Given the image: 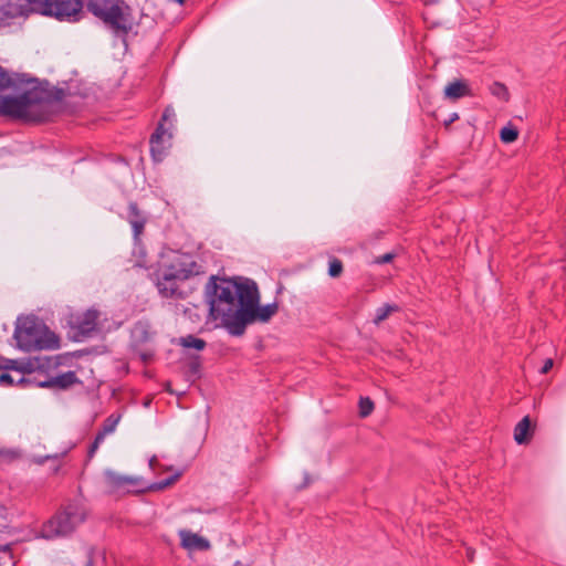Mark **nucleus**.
Returning a JSON list of instances; mask_svg holds the SVG:
<instances>
[{"label":"nucleus","instance_id":"37","mask_svg":"<svg viewBox=\"0 0 566 566\" xmlns=\"http://www.w3.org/2000/svg\"><path fill=\"white\" fill-rule=\"evenodd\" d=\"M458 119H459V114L458 113H452V114H450L449 118L443 122V126L446 128H449L450 125L452 123H454L455 120H458Z\"/></svg>","mask_w":566,"mask_h":566},{"label":"nucleus","instance_id":"40","mask_svg":"<svg viewBox=\"0 0 566 566\" xmlns=\"http://www.w3.org/2000/svg\"><path fill=\"white\" fill-rule=\"evenodd\" d=\"M85 566H94L93 551H90Z\"/></svg>","mask_w":566,"mask_h":566},{"label":"nucleus","instance_id":"28","mask_svg":"<svg viewBox=\"0 0 566 566\" xmlns=\"http://www.w3.org/2000/svg\"><path fill=\"white\" fill-rule=\"evenodd\" d=\"M30 365H31V363L23 364V363L13 360V359H6L4 365H2L1 368L3 370H15V371H19L24 375L27 371V368H29Z\"/></svg>","mask_w":566,"mask_h":566},{"label":"nucleus","instance_id":"26","mask_svg":"<svg viewBox=\"0 0 566 566\" xmlns=\"http://www.w3.org/2000/svg\"><path fill=\"white\" fill-rule=\"evenodd\" d=\"M517 137L518 130L512 125L504 126L500 132V139L504 144H511L515 142Z\"/></svg>","mask_w":566,"mask_h":566},{"label":"nucleus","instance_id":"3","mask_svg":"<svg viewBox=\"0 0 566 566\" xmlns=\"http://www.w3.org/2000/svg\"><path fill=\"white\" fill-rule=\"evenodd\" d=\"M201 273H203L201 264L189 254H180L156 273V286L163 297L182 298L184 294L179 291L178 282Z\"/></svg>","mask_w":566,"mask_h":566},{"label":"nucleus","instance_id":"32","mask_svg":"<svg viewBox=\"0 0 566 566\" xmlns=\"http://www.w3.org/2000/svg\"><path fill=\"white\" fill-rule=\"evenodd\" d=\"M179 475L180 474L177 473V474H174V475L167 478L166 480L155 483L153 485H149V486L144 485V486H142V489H139V491H144L147 489L148 490H163V489L171 485L172 483H175L178 480Z\"/></svg>","mask_w":566,"mask_h":566},{"label":"nucleus","instance_id":"5","mask_svg":"<svg viewBox=\"0 0 566 566\" xmlns=\"http://www.w3.org/2000/svg\"><path fill=\"white\" fill-rule=\"evenodd\" d=\"M86 517L87 511L85 505L80 501H70L43 524L41 530L42 537L53 539L69 536L78 525L85 522Z\"/></svg>","mask_w":566,"mask_h":566},{"label":"nucleus","instance_id":"42","mask_svg":"<svg viewBox=\"0 0 566 566\" xmlns=\"http://www.w3.org/2000/svg\"><path fill=\"white\" fill-rule=\"evenodd\" d=\"M155 462H156V458L154 457V458L150 459L149 465L153 467Z\"/></svg>","mask_w":566,"mask_h":566},{"label":"nucleus","instance_id":"15","mask_svg":"<svg viewBox=\"0 0 566 566\" xmlns=\"http://www.w3.org/2000/svg\"><path fill=\"white\" fill-rule=\"evenodd\" d=\"M105 481L112 492L124 490L128 485L144 486L142 479L120 475L113 471L105 472Z\"/></svg>","mask_w":566,"mask_h":566},{"label":"nucleus","instance_id":"14","mask_svg":"<svg viewBox=\"0 0 566 566\" xmlns=\"http://www.w3.org/2000/svg\"><path fill=\"white\" fill-rule=\"evenodd\" d=\"M126 220L133 228V235L135 241L139 240L140 234L144 232L147 218L144 212L138 208L134 201L128 203Z\"/></svg>","mask_w":566,"mask_h":566},{"label":"nucleus","instance_id":"24","mask_svg":"<svg viewBox=\"0 0 566 566\" xmlns=\"http://www.w3.org/2000/svg\"><path fill=\"white\" fill-rule=\"evenodd\" d=\"M397 311H399L397 305L384 304L376 310L374 323L378 325L379 323L384 322L392 312Z\"/></svg>","mask_w":566,"mask_h":566},{"label":"nucleus","instance_id":"39","mask_svg":"<svg viewBox=\"0 0 566 566\" xmlns=\"http://www.w3.org/2000/svg\"><path fill=\"white\" fill-rule=\"evenodd\" d=\"M311 483V478L307 473H305L304 475V482L297 486V490H303L305 489L308 484Z\"/></svg>","mask_w":566,"mask_h":566},{"label":"nucleus","instance_id":"6","mask_svg":"<svg viewBox=\"0 0 566 566\" xmlns=\"http://www.w3.org/2000/svg\"><path fill=\"white\" fill-rule=\"evenodd\" d=\"M235 283L234 279H220L216 275H211L208 283L206 284V296L209 303L210 315L222 321V313L227 308H235Z\"/></svg>","mask_w":566,"mask_h":566},{"label":"nucleus","instance_id":"38","mask_svg":"<svg viewBox=\"0 0 566 566\" xmlns=\"http://www.w3.org/2000/svg\"><path fill=\"white\" fill-rule=\"evenodd\" d=\"M553 367V359L548 358L544 361V365L541 368V374H547Z\"/></svg>","mask_w":566,"mask_h":566},{"label":"nucleus","instance_id":"41","mask_svg":"<svg viewBox=\"0 0 566 566\" xmlns=\"http://www.w3.org/2000/svg\"><path fill=\"white\" fill-rule=\"evenodd\" d=\"M153 355L149 353H142L140 358L143 361H148Z\"/></svg>","mask_w":566,"mask_h":566},{"label":"nucleus","instance_id":"2","mask_svg":"<svg viewBox=\"0 0 566 566\" xmlns=\"http://www.w3.org/2000/svg\"><path fill=\"white\" fill-rule=\"evenodd\" d=\"M13 338L17 347L25 353L60 347V337L35 315L18 317Z\"/></svg>","mask_w":566,"mask_h":566},{"label":"nucleus","instance_id":"4","mask_svg":"<svg viewBox=\"0 0 566 566\" xmlns=\"http://www.w3.org/2000/svg\"><path fill=\"white\" fill-rule=\"evenodd\" d=\"M84 7L116 36L126 38L133 30L132 8L125 0H87Z\"/></svg>","mask_w":566,"mask_h":566},{"label":"nucleus","instance_id":"18","mask_svg":"<svg viewBox=\"0 0 566 566\" xmlns=\"http://www.w3.org/2000/svg\"><path fill=\"white\" fill-rule=\"evenodd\" d=\"M76 382H78V378L75 371L70 370L54 377H45L42 384L50 388L67 389Z\"/></svg>","mask_w":566,"mask_h":566},{"label":"nucleus","instance_id":"34","mask_svg":"<svg viewBox=\"0 0 566 566\" xmlns=\"http://www.w3.org/2000/svg\"><path fill=\"white\" fill-rule=\"evenodd\" d=\"M7 13V10L4 8V4L2 2V0H0V28L1 27H8L11 24V17L6 14Z\"/></svg>","mask_w":566,"mask_h":566},{"label":"nucleus","instance_id":"23","mask_svg":"<svg viewBox=\"0 0 566 566\" xmlns=\"http://www.w3.org/2000/svg\"><path fill=\"white\" fill-rule=\"evenodd\" d=\"M179 344L185 348H193L196 350H203L207 346L205 339L196 337L193 335H187L181 337Z\"/></svg>","mask_w":566,"mask_h":566},{"label":"nucleus","instance_id":"21","mask_svg":"<svg viewBox=\"0 0 566 566\" xmlns=\"http://www.w3.org/2000/svg\"><path fill=\"white\" fill-rule=\"evenodd\" d=\"M132 337L135 345H142L149 342V325L145 322H137L132 331Z\"/></svg>","mask_w":566,"mask_h":566},{"label":"nucleus","instance_id":"1","mask_svg":"<svg viewBox=\"0 0 566 566\" xmlns=\"http://www.w3.org/2000/svg\"><path fill=\"white\" fill-rule=\"evenodd\" d=\"M29 83L39 84V81L35 77H29L24 73L10 74L0 65V93L9 88L19 90L22 85ZM41 103H43V97L39 96V93H35L33 87L18 96H0V116L28 120L30 119V106Z\"/></svg>","mask_w":566,"mask_h":566},{"label":"nucleus","instance_id":"20","mask_svg":"<svg viewBox=\"0 0 566 566\" xmlns=\"http://www.w3.org/2000/svg\"><path fill=\"white\" fill-rule=\"evenodd\" d=\"M533 431L531 419L525 416L514 428V440L517 444H526L531 441Z\"/></svg>","mask_w":566,"mask_h":566},{"label":"nucleus","instance_id":"9","mask_svg":"<svg viewBox=\"0 0 566 566\" xmlns=\"http://www.w3.org/2000/svg\"><path fill=\"white\" fill-rule=\"evenodd\" d=\"M279 311L276 302L261 306L260 302L255 303L248 313H245L238 322L231 323L228 333L232 336H242L247 326L253 323H268Z\"/></svg>","mask_w":566,"mask_h":566},{"label":"nucleus","instance_id":"35","mask_svg":"<svg viewBox=\"0 0 566 566\" xmlns=\"http://www.w3.org/2000/svg\"><path fill=\"white\" fill-rule=\"evenodd\" d=\"M396 254L392 252L385 253L382 255H379L375 259L376 264H386L390 263L395 259Z\"/></svg>","mask_w":566,"mask_h":566},{"label":"nucleus","instance_id":"12","mask_svg":"<svg viewBox=\"0 0 566 566\" xmlns=\"http://www.w3.org/2000/svg\"><path fill=\"white\" fill-rule=\"evenodd\" d=\"M8 15L11 19L19 17H28L30 13H39L45 17L53 18L52 13H48L42 3L44 0H2Z\"/></svg>","mask_w":566,"mask_h":566},{"label":"nucleus","instance_id":"30","mask_svg":"<svg viewBox=\"0 0 566 566\" xmlns=\"http://www.w3.org/2000/svg\"><path fill=\"white\" fill-rule=\"evenodd\" d=\"M343 270H344L343 262L339 259H337L335 256L329 259V261H328V275L331 277H338V276H340L342 273H343Z\"/></svg>","mask_w":566,"mask_h":566},{"label":"nucleus","instance_id":"19","mask_svg":"<svg viewBox=\"0 0 566 566\" xmlns=\"http://www.w3.org/2000/svg\"><path fill=\"white\" fill-rule=\"evenodd\" d=\"M27 376L22 375L18 380L17 385L28 387H40V388H50V386H45L42 382L44 381L45 377H50L49 375L44 374L43 370L35 371L32 367V364L27 368L25 371Z\"/></svg>","mask_w":566,"mask_h":566},{"label":"nucleus","instance_id":"16","mask_svg":"<svg viewBox=\"0 0 566 566\" xmlns=\"http://www.w3.org/2000/svg\"><path fill=\"white\" fill-rule=\"evenodd\" d=\"M465 96H473V92L469 83L464 80H454L444 87V97L455 102Z\"/></svg>","mask_w":566,"mask_h":566},{"label":"nucleus","instance_id":"22","mask_svg":"<svg viewBox=\"0 0 566 566\" xmlns=\"http://www.w3.org/2000/svg\"><path fill=\"white\" fill-rule=\"evenodd\" d=\"M33 90L35 93H39V96L43 97L44 102H59L62 101L64 97V91L62 88H53L48 90L40 85L33 86Z\"/></svg>","mask_w":566,"mask_h":566},{"label":"nucleus","instance_id":"33","mask_svg":"<svg viewBox=\"0 0 566 566\" xmlns=\"http://www.w3.org/2000/svg\"><path fill=\"white\" fill-rule=\"evenodd\" d=\"M105 436L101 433L99 431L96 433L94 441L91 443L88 450H87V457L88 459H92L97 451L99 444L103 442Z\"/></svg>","mask_w":566,"mask_h":566},{"label":"nucleus","instance_id":"10","mask_svg":"<svg viewBox=\"0 0 566 566\" xmlns=\"http://www.w3.org/2000/svg\"><path fill=\"white\" fill-rule=\"evenodd\" d=\"M87 0H44L43 9L52 13L61 22H77L83 17L84 3Z\"/></svg>","mask_w":566,"mask_h":566},{"label":"nucleus","instance_id":"36","mask_svg":"<svg viewBox=\"0 0 566 566\" xmlns=\"http://www.w3.org/2000/svg\"><path fill=\"white\" fill-rule=\"evenodd\" d=\"M0 384L6 386H12L15 384L12 376L8 373V370H4L0 374Z\"/></svg>","mask_w":566,"mask_h":566},{"label":"nucleus","instance_id":"13","mask_svg":"<svg viewBox=\"0 0 566 566\" xmlns=\"http://www.w3.org/2000/svg\"><path fill=\"white\" fill-rule=\"evenodd\" d=\"M98 312L96 310H87L82 315L77 316L72 325L76 331L75 337H87L90 336L97 326Z\"/></svg>","mask_w":566,"mask_h":566},{"label":"nucleus","instance_id":"11","mask_svg":"<svg viewBox=\"0 0 566 566\" xmlns=\"http://www.w3.org/2000/svg\"><path fill=\"white\" fill-rule=\"evenodd\" d=\"M8 15L11 19L19 17H28L30 13H39L45 17L53 18L52 13H48L42 3L44 0H2Z\"/></svg>","mask_w":566,"mask_h":566},{"label":"nucleus","instance_id":"7","mask_svg":"<svg viewBox=\"0 0 566 566\" xmlns=\"http://www.w3.org/2000/svg\"><path fill=\"white\" fill-rule=\"evenodd\" d=\"M260 302V293L256 283L251 279L237 277L235 283V310L227 308L222 313V326L228 331L232 322H238L250 308Z\"/></svg>","mask_w":566,"mask_h":566},{"label":"nucleus","instance_id":"31","mask_svg":"<svg viewBox=\"0 0 566 566\" xmlns=\"http://www.w3.org/2000/svg\"><path fill=\"white\" fill-rule=\"evenodd\" d=\"M374 402L369 397H360L359 399V415L363 418L368 417L374 410Z\"/></svg>","mask_w":566,"mask_h":566},{"label":"nucleus","instance_id":"29","mask_svg":"<svg viewBox=\"0 0 566 566\" xmlns=\"http://www.w3.org/2000/svg\"><path fill=\"white\" fill-rule=\"evenodd\" d=\"M119 419H120V416H115V415L108 416L104 420L99 432L103 433L104 436L112 433L115 430Z\"/></svg>","mask_w":566,"mask_h":566},{"label":"nucleus","instance_id":"27","mask_svg":"<svg viewBox=\"0 0 566 566\" xmlns=\"http://www.w3.org/2000/svg\"><path fill=\"white\" fill-rule=\"evenodd\" d=\"M201 371V361L199 356L190 358L187 365V375L192 378H199Z\"/></svg>","mask_w":566,"mask_h":566},{"label":"nucleus","instance_id":"17","mask_svg":"<svg viewBox=\"0 0 566 566\" xmlns=\"http://www.w3.org/2000/svg\"><path fill=\"white\" fill-rule=\"evenodd\" d=\"M179 536L184 548L207 551L210 547V543L207 538L191 533L190 531L181 530L179 531Z\"/></svg>","mask_w":566,"mask_h":566},{"label":"nucleus","instance_id":"43","mask_svg":"<svg viewBox=\"0 0 566 566\" xmlns=\"http://www.w3.org/2000/svg\"><path fill=\"white\" fill-rule=\"evenodd\" d=\"M174 1L177 2L180 6H182L186 2V0H174Z\"/></svg>","mask_w":566,"mask_h":566},{"label":"nucleus","instance_id":"25","mask_svg":"<svg viewBox=\"0 0 566 566\" xmlns=\"http://www.w3.org/2000/svg\"><path fill=\"white\" fill-rule=\"evenodd\" d=\"M489 90L493 96H495L502 101H509L510 94H509V90L505 84H503L501 82H493L490 85Z\"/></svg>","mask_w":566,"mask_h":566},{"label":"nucleus","instance_id":"8","mask_svg":"<svg viewBox=\"0 0 566 566\" xmlns=\"http://www.w3.org/2000/svg\"><path fill=\"white\" fill-rule=\"evenodd\" d=\"M176 122V113L171 106H167L157 124L155 132L150 135V155L154 161L160 163L167 155L172 139V128Z\"/></svg>","mask_w":566,"mask_h":566}]
</instances>
